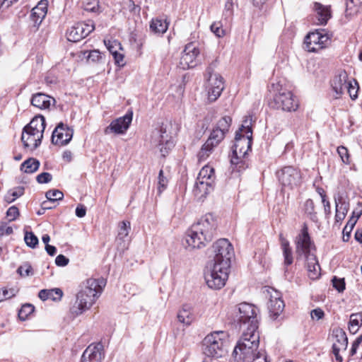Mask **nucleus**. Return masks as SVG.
I'll list each match as a JSON object with an SVG mask.
<instances>
[{
    "instance_id": "nucleus-41",
    "label": "nucleus",
    "mask_w": 362,
    "mask_h": 362,
    "mask_svg": "<svg viewBox=\"0 0 362 362\" xmlns=\"http://www.w3.org/2000/svg\"><path fill=\"white\" fill-rule=\"evenodd\" d=\"M104 43L111 54L122 50L121 43L117 40H105Z\"/></svg>"
},
{
    "instance_id": "nucleus-14",
    "label": "nucleus",
    "mask_w": 362,
    "mask_h": 362,
    "mask_svg": "<svg viewBox=\"0 0 362 362\" xmlns=\"http://www.w3.org/2000/svg\"><path fill=\"white\" fill-rule=\"evenodd\" d=\"M209 74L206 84V90L208 93V99L210 102H214L221 95L224 89L223 78L218 73L211 72V68L206 69Z\"/></svg>"
},
{
    "instance_id": "nucleus-26",
    "label": "nucleus",
    "mask_w": 362,
    "mask_h": 362,
    "mask_svg": "<svg viewBox=\"0 0 362 362\" xmlns=\"http://www.w3.org/2000/svg\"><path fill=\"white\" fill-rule=\"evenodd\" d=\"M54 102V98L42 93L34 94L31 98V104L40 110L48 109Z\"/></svg>"
},
{
    "instance_id": "nucleus-62",
    "label": "nucleus",
    "mask_w": 362,
    "mask_h": 362,
    "mask_svg": "<svg viewBox=\"0 0 362 362\" xmlns=\"http://www.w3.org/2000/svg\"><path fill=\"white\" fill-rule=\"evenodd\" d=\"M322 202L324 206L325 214L326 215H329L331 214V205L329 201L327 200V199H325L323 197V200H322Z\"/></svg>"
},
{
    "instance_id": "nucleus-34",
    "label": "nucleus",
    "mask_w": 362,
    "mask_h": 362,
    "mask_svg": "<svg viewBox=\"0 0 362 362\" xmlns=\"http://www.w3.org/2000/svg\"><path fill=\"white\" fill-rule=\"evenodd\" d=\"M168 25L165 21L156 18L151 21L150 29L156 34H163L168 30Z\"/></svg>"
},
{
    "instance_id": "nucleus-42",
    "label": "nucleus",
    "mask_w": 362,
    "mask_h": 362,
    "mask_svg": "<svg viewBox=\"0 0 362 362\" xmlns=\"http://www.w3.org/2000/svg\"><path fill=\"white\" fill-rule=\"evenodd\" d=\"M45 197L49 202H55L56 201L62 199L64 194L58 189H51L46 192Z\"/></svg>"
},
{
    "instance_id": "nucleus-31",
    "label": "nucleus",
    "mask_w": 362,
    "mask_h": 362,
    "mask_svg": "<svg viewBox=\"0 0 362 362\" xmlns=\"http://www.w3.org/2000/svg\"><path fill=\"white\" fill-rule=\"evenodd\" d=\"M62 295L63 292L60 288H54L49 290L43 289L39 292L38 297L42 300H46L48 299L57 300L61 299Z\"/></svg>"
},
{
    "instance_id": "nucleus-15",
    "label": "nucleus",
    "mask_w": 362,
    "mask_h": 362,
    "mask_svg": "<svg viewBox=\"0 0 362 362\" xmlns=\"http://www.w3.org/2000/svg\"><path fill=\"white\" fill-rule=\"evenodd\" d=\"M277 177L284 187L291 189L299 186L302 182L300 171L293 166H286L277 172Z\"/></svg>"
},
{
    "instance_id": "nucleus-59",
    "label": "nucleus",
    "mask_w": 362,
    "mask_h": 362,
    "mask_svg": "<svg viewBox=\"0 0 362 362\" xmlns=\"http://www.w3.org/2000/svg\"><path fill=\"white\" fill-rule=\"evenodd\" d=\"M86 208L83 204H78L76 209V215L78 218H83L86 216Z\"/></svg>"
},
{
    "instance_id": "nucleus-7",
    "label": "nucleus",
    "mask_w": 362,
    "mask_h": 362,
    "mask_svg": "<svg viewBox=\"0 0 362 362\" xmlns=\"http://www.w3.org/2000/svg\"><path fill=\"white\" fill-rule=\"evenodd\" d=\"M227 334L223 331H216L207 334L203 339L202 348L203 354L211 358H221L226 352Z\"/></svg>"
},
{
    "instance_id": "nucleus-55",
    "label": "nucleus",
    "mask_w": 362,
    "mask_h": 362,
    "mask_svg": "<svg viewBox=\"0 0 362 362\" xmlns=\"http://www.w3.org/2000/svg\"><path fill=\"white\" fill-rule=\"evenodd\" d=\"M324 316H325V313L320 308L313 309L310 312V317H311L312 320H321L324 317Z\"/></svg>"
},
{
    "instance_id": "nucleus-63",
    "label": "nucleus",
    "mask_w": 362,
    "mask_h": 362,
    "mask_svg": "<svg viewBox=\"0 0 362 362\" xmlns=\"http://www.w3.org/2000/svg\"><path fill=\"white\" fill-rule=\"evenodd\" d=\"M233 0H227L225 4V10L228 15L230 16L233 12Z\"/></svg>"
},
{
    "instance_id": "nucleus-38",
    "label": "nucleus",
    "mask_w": 362,
    "mask_h": 362,
    "mask_svg": "<svg viewBox=\"0 0 362 362\" xmlns=\"http://www.w3.org/2000/svg\"><path fill=\"white\" fill-rule=\"evenodd\" d=\"M335 210L341 211L347 214L349 209V203L346 201L345 198L340 194L334 197Z\"/></svg>"
},
{
    "instance_id": "nucleus-45",
    "label": "nucleus",
    "mask_w": 362,
    "mask_h": 362,
    "mask_svg": "<svg viewBox=\"0 0 362 362\" xmlns=\"http://www.w3.org/2000/svg\"><path fill=\"white\" fill-rule=\"evenodd\" d=\"M158 180V191L160 194L166 189L168 182V179L163 175V170L159 171Z\"/></svg>"
},
{
    "instance_id": "nucleus-1",
    "label": "nucleus",
    "mask_w": 362,
    "mask_h": 362,
    "mask_svg": "<svg viewBox=\"0 0 362 362\" xmlns=\"http://www.w3.org/2000/svg\"><path fill=\"white\" fill-rule=\"evenodd\" d=\"M259 334L257 329L243 328L240 339L232 356L237 362H269L266 353L259 349Z\"/></svg>"
},
{
    "instance_id": "nucleus-29",
    "label": "nucleus",
    "mask_w": 362,
    "mask_h": 362,
    "mask_svg": "<svg viewBox=\"0 0 362 362\" xmlns=\"http://www.w3.org/2000/svg\"><path fill=\"white\" fill-rule=\"evenodd\" d=\"M177 319L179 322L189 325L195 319L192 308L189 305H185L177 313Z\"/></svg>"
},
{
    "instance_id": "nucleus-36",
    "label": "nucleus",
    "mask_w": 362,
    "mask_h": 362,
    "mask_svg": "<svg viewBox=\"0 0 362 362\" xmlns=\"http://www.w3.org/2000/svg\"><path fill=\"white\" fill-rule=\"evenodd\" d=\"M24 194V187H17L9 189L4 197V201L8 203L13 202L16 199Z\"/></svg>"
},
{
    "instance_id": "nucleus-25",
    "label": "nucleus",
    "mask_w": 362,
    "mask_h": 362,
    "mask_svg": "<svg viewBox=\"0 0 362 362\" xmlns=\"http://www.w3.org/2000/svg\"><path fill=\"white\" fill-rule=\"evenodd\" d=\"M313 9L315 12L317 24L326 25L331 18L330 6L322 5L320 3L315 2Z\"/></svg>"
},
{
    "instance_id": "nucleus-56",
    "label": "nucleus",
    "mask_w": 362,
    "mask_h": 362,
    "mask_svg": "<svg viewBox=\"0 0 362 362\" xmlns=\"http://www.w3.org/2000/svg\"><path fill=\"white\" fill-rule=\"evenodd\" d=\"M113 58L115 59V64L119 66H123L125 64V62L124 61V54L119 51L117 52H114Z\"/></svg>"
},
{
    "instance_id": "nucleus-27",
    "label": "nucleus",
    "mask_w": 362,
    "mask_h": 362,
    "mask_svg": "<svg viewBox=\"0 0 362 362\" xmlns=\"http://www.w3.org/2000/svg\"><path fill=\"white\" fill-rule=\"evenodd\" d=\"M214 185L211 182L197 180L193 189V193L198 199H202L213 191Z\"/></svg>"
},
{
    "instance_id": "nucleus-33",
    "label": "nucleus",
    "mask_w": 362,
    "mask_h": 362,
    "mask_svg": "<svg viewBox=\"0 0 362 362\" xmlns=\"http://www.w3.org/2000/svg\"><path fill=\"white\" fill-rule=\"evenodd\" d=\"M40 162L34 158H30L25 160L21 165V170L25 173H33L38 170Z\"/></svg>"
},
{
    "instance_id": "nucleus-17",
    "label": "nucleus",
    "mask_w": 362,
    "mask_h": 362,
    "mask_svg": "<svg viewBox=\"0 0 362 362\" xmlns=\"http://www.w3.org/2000/svg\"><path fill=\"white\" fill-rule=\"evenodd\" d=\"M151 144L153 146L158 148L163 156L168 153V150L173 146V142L166 134V131L161 128L152 132Z\"/></svg>"
},
{
    "instance_id": "nucleus-47",
    "label": "nucleus",
    "mask_w": 362,
    "mask_h": 362,
    "mask_svg": "<svg viewBox=\"0 0 362 362\" xmlns=\"http://www.w3.org/2000/svg\"><path fill=\"white\" fill-rule=\"evenodd\" d=\"M337 153L344 163L349 164L350 163L349 151L346 147L343 146H339L337 148Z\"/></svg>"
},
{
    "instance_id": "nucleus-23",
    "label": "nucleus",
    "mask_w": 362,
    "mask_h": 362,
    "mask_svg": "<svg viewBox=\"0 0 362 362\" xmlns=\"http://www.w3.org/2000/svg\"><path fill=\"white\" fill-rule=\"evenodd\" d=\"M349 81L348 74L345 71H339V74L334 77L331 86L336 93V98H338L346 93V88H347Z\"/></svg>"
},
{
    "instance_id": "nucleus-30",
    "label": "nucleus",
    "mask_w": 362,
    "mask_h": 362,
    "mask_svg": "<svg viewBox=\"0 0 362 362\" xmlns=\"http://www.w3.org/2000/svg\"><path fill=\"white\" fill-rule=\"evenodd\" d=\"M339 334H337V337H340L341 339V342L340 343V345H338L336 343H334L332 345V352L335 356L336 360L338 362H342L343 358L339 355V351L341 349H346L348 344V339L346 337V335L344 332L343 331H337Z\"/></svg>"
},
{
    "instance_id": "nucleus-16",
    "label": "nucleus",
    "mask_w": 362,
    "mask_h": 362,
    "mask_svg": "<svg viewBox=\"0 0 362 362\" xmlns=\"http://www.w3.org/2000/svg\"><path fill=\"white\" fill-rule=\"evenodd\" d=\"M94 29L95 25L92 21L77 23L66 31L67 40L74 42H78L88 36Z\"/></svg>"
},
{
    "instance_id": "nucleus-4",
    "label": "nucleus",
    "mask_w": 362,
    "mask_h": 362,
    "mask_svg": "<svg viewBox=\"0 0 362 362\" xmlns=\"http://www.w3.org/2000/svg\"><path fill=\"white\" fill-rule=\"evenodd\" d=\"M251 116H247L241 127L235 134V144L233 147V156L230 162L238 168V170L245 167V158L251 151L252 143V130Z\"/></svg>"
},
{
    "instance_id": "nucleus-52",
    "label": "nucleus",
    "mask_w": 362,
    "mask_h": 362,
    "mask_svg": "<svg viewBox=\"0 0 362 362\" xmlns=\"http://www.w3.org/2000/svg\"><path fill=\"white\" fill-rule=\"evenodd\" d=\"M356 223V219L355 217H351L347 221L346 226L343 229L344 235L346 234L347 235V238H349L350 233L353 230L354 226Z\"/></svg>"
},
{
    "instance_id": "nucleus-44",
    "label": "nucleus",
    "mask_w": 362,
    "mask_h": 362,
    "mask_svg": "<svg viewBox=\"0 0 362 362\" xmlns=\"http://www.w3.org/2000/svg\"><path fill=\"white\" fill-rule=\"evenodd\" d=\"M24 240L26 245L32 248H34L38 244V239L33 232H25Z\"/></svg>"
},
{
    "instance_id": "nucleus-60",
    "label": "nucleus",
    "mask_w": 362,
    "mask_h": 362,
    "mask_svg": "<svg viewBox=\"0 0 362 362\" xmlns=\"http://www.w3.org/2000/svg\"><path fill=\"white\" fill-rule=\"evenodd\" d=\"M98 8V4L96 1H94L93 3L88 2L85 6V10L90 12H96Z\"/></svg>"
},
{
    "instance_id": "nucleus-53",
    "label": "nucleus",
    "mask_w": 362,
    "mask_h": 362,
    "mask_svg": "<svg viewBox=\"0 0 362 362\" xmlns=\"http://www.w3.org/2000/svg\"><path fill=\"white\" fill-rule=\"evenodd\" d=\"M211 30L214 33L217 37H221L224 35V31L221 28V24L220 22H215L210 26Z\"/></svg>"
},
{
    "instance_id": "nucleus-28",
    "label": "nucleus",
    "mask_w": 362,
    "mask_h": 362,
    "mask_svg": "<svg viewBox=\"0 0 362 362\" xmlns=\"http://www.w3.org/2000/svg\"><path fill=\"white\" fill-rule=\"evenodd\" d=\"M304 260L306 262L309 278L313 280L317 279L320 275V267L316 255H312L310 257Z\"/></svg>"
},
{
    "instance_id": "nucleus-19",
    "label": "nucleus",
    "mask_w": 362,
    "mask_h": 362,
    "mask_svg": "<svg viewBox=\"0 0 362 362\" xmlns=\"http://www.w3.org/2000/svg\"><path fill=\"white\" fill-rule=\"evenodd\" d=\"M74 131L72 129L60 122L52 132V142L59 146L66 145L71 140Z\"/></svg>"
},
{
    "instance_id": "nucleus-9",
    "label": "nucleus",
    "mask_w": 362,
    "mask_h": 362,
    "mask_svg": "<svg viewBox=\"0 0 362 362\" xmlns=\"http://www.w3.org/2000/svg\"><path fill=\"white\" fill-rule=\"evenodd\" d=\"M276 85V92L269 102V106L275 110H281L286 112H294L298 108L299 104L296 98L291 91L285 88Z\"/></svg>"
},
{
    "instance_id": "nucleus-32",
    "label": "nucleus",
    "mask_w": 362,
    "mask_h": 362,
    "mask_svg": "<svg viewBox=\"0 0 362 362\" xmlns=\"http://www.w3.org/2000/svg\"><path fill=\"white\" fill-rule=\"evenodd\" d=\"M197 180L204 181V182L206 181V182H211V183L214 184V180H215L214 169L209 165L204 166L200 170Z\"/></svg>"
},
{
    "instance_id": "nucleus-5",
    "label": "nucleus",
    "mask_w": 362,
    "mask_h": 362,
    "mask_svg": "<svg viewBox=\"0 0 362 362\" xmlns=\"http://www.w3.org/2000/svg\"><path fill=\"white\" fill-rule=\"evenodd\" d=\"M231 122L232 119L229 116H224L218 121L209 139L197 154L199 161L205 160L211 154L214 148L218 145L229 131Z\"/></svg>"
},
{
    "instance_id": "nucleus-37",
    "label": "nucleus",
    "mask_w": 362,
    "mask_h": 362,
    "mask_svg": "<svg viewBox=\"0 0 362 362\" xmlns=\"http://www.w3.org/2000/svg\"><path fill=\"white\" fill-rule=\"evenodd\" d=\"M281 247L283 250V254L284 257V264L286 265H290L293 263V255L292 250L290 247L289 242L282 238L281 240Z\"/></svg>"
},
{
    "instance_id": "nucleus-11",
    "label": "nucleus",
    "mask_w": 362,
    "mask_h": 362,
    "mask_svg": "<svg viewBox=\"0 0 362 362\" xmlns=\"http://www.w3.org/2000/svg\"><path fill=\"white\" fill-rule=\"evenodd\" d=\"M214 264L223 267H230V259L233 256V247L231 243L225 238L218 240L213 245Z\"/></svg>"
},
{
    "instance_id": "nucleus-61",
    "label": "nucleus",
    "mask_w": 362,
    "mask_h": 362,
    "mask_svg": "<svg viewBox=\"0 0 362 362\" xmlns=\"http://www.w3.org/2000/svg\"><path fill=\"white\" fill-rule=\"evenodd\" d=\"M18 0H0V9L5 10Z\"/></svg>"
},
{
    "instance_id": "nucleus-39",
    "label": "nucleus",
    "mask_w": 362,
    "mask_h": 362,
    "mask_svg": "<svg viewBox=\"0 0 362 362\" xmlns=\"http://www.w3.org/2000/svg\"><path fill=\"white\" fill-rule=\"evenodd\" d=\"M305 213L309 216V218L313 221H317L316 212L315 211V204L312 199H307L303 205Z\"/></svg>"
},
{
    "instance_id": "nucleus-49",
    "label": "nucleus",
    "mask_w": 362,
    "mask_h": 362,
    "mask_svg": "<svg viewBox=\"0 0 362 362\" xmlns=\"http://www.w3.org/2000/svg\"><path fill=\"white\" fill-rule=\"evenodd\" d=\"M88 52L87 59L93 62H99L102 59V53L98 49H93L90 52H86L84 54Z\"/></svg>"
},
{
    "instance_id": "nucleus-58",
    "label": "nucleus",
    "mask_w": 362,
    "mask_h": 362,
    "mask_svg": "<svg viewBox=\"0 0 362 362\" xmlns=\"http://www.w3.org/2000/svg\"><path fill=\"white\" fill-rule=\"evenodd\" d=\"M361 341H362V335H361L359 337H358L354 341V343L352 344V346H351V351H350V354L351 356H354L356 353L357 349H358L359 344H361Z\"/></svg>"
},
{
    "instance_id": "nucleus-64",
    "label": "nucleus",
    "mask_w": 362,
    "mask_h": 362,
    "mask_svg": "<svg viewBox=\"0 0 362 362\" xmlns=\"http://www.w3.org/2000/svg\"><path fill=\"white\" fill-rule=\"evenodd\" d=\"M361 215H362V207H361V204H358V207L356 208L354 210L351 217H355L356 219V221H357Z\"/></svg>"
},
{
    "instance_id": "nucleus-51",
    "label": "nucleus",
    "mask_w": 362,
    "mask_h": 362,
    "mask_svg": "<svg viewBox=\"0 0 362 362\" xmlns=\"http://www.w3.org/2000/svg\"><path fill=\"white\" fill-rule=\"evenodd\" d=\"M20 215L19 210L16 206L8 208L6 211V216L9 221H15Z\"/></svg>"
},
{
    "instance_id": "nucleus-50",
    "label": "nucleus",
    "mask_w": 362,
    "mask_h": 362,
    "mask_svg": "<svg viewBox=\"0 0 362 362\" xmlns=\"http://www.w3.org/2000/svg\"><path fill=\"white\" fill-rule=\"evenodd\" d=\"M333 287L339 292H342L345 289V281L344 279L337 278L334 276L332 280Z\"/></svg>"
},
{
    "instance_id": "nucleus-54",
    "label": "nucleus",
    "mask_w": 362,
    "mask_h": 362,
    "mask_svg": "<svg viewBox=\"0 0 362 362\" xmlns=\"http://www.w3.org/2000/svg\"><path fill=\"white\" fill-rule=\"evenodd\" d=\"M52 179V176L49 173H42L36 177V180L40 184H45L49 182Z\"/></svg>"
},
{
    "instance_id": "nucleus-22",
    "label": "nucleus",
    "mask_w": 362,
    "mask_h": 362,
    "mask_svg": "<svg viewBox=\"0 0 362 362\" xmlns=\"http://www.w3.org/2000/svg\"><path fill=\"white\" fill-rule=\"evenodd\" d=\"M273 291L274 293H271L270 295L268 309L270 317L273 320H275L283 312L285 305L280 293L275 290H273Z\"/></svg>"
},
{
    "instance_id": "nucleus-48",
    "label": "nucleus",
    "mask_w": 362,
    "mask_h": 362,
    "mask_svg": "<svg viewBox=\"0 0 362 362\" xmlns=\"http://www.w3.org/2000/svg\"><path fill=\"white\" fill-rule=\"evenodd\" d=\"M129 230H130V223L129 221H122L121 223V225L119 227L118 236L120 238H126L129 234Z\"/></svg>"
},
{
    "instance_id": "nucleus-20",
    "label": "nucleus",
    "mask_w": 362,
    "mask_h": 362,
    "mask_svg": "<svg viewBox=\"0 0 362 362\" xmlns=\"http://www.w3.org/2000/svg\"><path fill=\"white\" fill-rule=\"evenodd\" d=\"M132 121V112L127 113L123 117L112 121L110 125L105 128V134L115 133L116 134H123L129 129Z\"/></svg>"
},
{
    "instance_id": "nucleus-46",
    "label": "nucleus",
    "mask_w": 362,
    "mask_h": 362,
    "mask_svg": "<svg viewBox=\"0 0 362 362\" xmlns=\"http://www.w3.org/2000/svg\"><path fill=\"white\" fill-rule=\"evenodd\" d=\"M17 272L23 277L28 276L33 274V268L31 265L28 263H25L23 265L20 266Z\"/></svg>"
},
{
    "instance_id": "nucleus-43",
    "label": "nucleus",
    "mask_w": 362,
    "mask_h": 362,
    "mask_svg": "<svg viewBox=\"0 0 362 362\" xmlns=\"http://www.w3.org/2000/svg\"><path fill=\"white\" fill-rule=\"evenodd\" d=\"M358 83L354 79H353V81H349L347 86V88H346V92L349 94L351 99H356L358 96Z\"/></svg>"
},
{
    "instance_id": "nucleus-13",
    "label": "nucleus",
    "mask_w": 362,
    "mask_h": 362,
    "mask_svg": "<svg viewBox=\"0 0 362 362\" xmlns=\"http://www.w3.org/2000/svg\"><path fill=\"white\" fill-rule=\"evenodd\" d=\"M229 269L230 267L213 263V266L209 272L205 274V280L207 286L212 289H221L226 284L228 277Z\"/></svg>"
},
{
    "instance_id": "nucleus-40",
    "label": "nucleus",
    "mask_w": 362,
    "mask_h": 362,
    "mask_svg": "<svg viewBox=\"0 0 362 362\" xmlns=\"http://www.w3.org/2000/svg\"><path fill=\"white\" fill-rule=\"evenodd\" d=\"M35 308L31 304H25L22 305L18 311V317L21 320H25L28 316L33 313Z\"/></svg>"
},
{
    "instance_id": "nucleus-8",
    "label": "nucleus",
    "mask_w": 362,
    "mask_h": 362,
    "mask_svg": "<svg viewBox=\"0 0 362 362\" xmlns=\"http://www.w3.org/2000/svg\"><path fill=\"white\" fill-rule=\"evenodd\" d=\"M235 321L240 324V328L258 329V308L252 304L242 303L236 306Z\"/></svg>"
},
{
    "instance_id": "nucleus-6",
    "label": "nucleus",
    "mask_w": 362,
    "mask_h": 362,
    "mask_svg": "<svg viewBox=\"0 0 362 362\" xmlns=\"http://www.w3.org/2000/svg\"><path fill=\"white\" fill-rule=\"evenodd\" d=\"M45 126L44 117L36 116L23 128L21 141L25 148L34 150L41 144Z\"/></svg>"
},
{
    "instance_id": "nucleus-10",
    "label": "nucleus",
    "mask_w": 362,
    "mask_h": 362,
    "mask_svg": "<svg viewBox=\"0 0 362 362\" xmlns=\"http://www.w3.org/2000/svg\"><path fill=\"white\" fill-rule=\"evenodd\" d=\"M295 251L298 259H305L316 255V247L309 233L308 226L304 223L299 234L296 237Z\"/></svg>"
},
{
    "instance_id": "nucleus-12",
    "label": "nucleus",
    "mask_w": 362,
    "mask_h": 362,
    "mask_svg": "<svg viewBox=\"0 0 362 362\" xmlns=\"http://www.w3.org/2000/svg\"><path fill=\"white\" fill-rule=\"evenodd\" d=\"M331 37L332 34L325 29L310 32L304 40L305 49L310 52H317L326 47L330 43Z\"/></svg>"
},
{
    "instance_id": "nucleus-35",
    "label": "nucleus",
    "mask_w": 362,
    "mask_h": 362,
    "mask_svg": "<svg viewBox=\"0 0 362 362\" xmlns=\"http://www.w3.org/2000/svg\"><path fill=\"white\" fill-rule=\"evenodd\" d=\"M362 325V313L351 314L349 324V329L353 334H355L360 326Z\"/></svg>"
},
{
    "instance_id": "nucleus-2",
    "label": "nucleus",
    "mask_w": 362,
    "mask_h": 362,
    "mask_svg": "<svg viewBox=\"0 0 362 362\" xmlns=\"http://www.w3.org/2000/svg\"><path fill=\"white\" fill-rule=\"evenodd\" d=\"M105 286L106 280L103 278H91L83 281L71 308V313L78 316L89 310L100 296Z\"/></svg>"
},
{
    "instance_id": "nucleus-3",
    "label": "nucleus",
    "mask_w": 362,
    "mask_h": 362,
    "mask_svg": "<svg viewBox=\"0 0 362 362\" xmlns=\"http://www.w3.org/2000/svg\"><path fill=\"white\" fill-rule=\"evenodd\" d=\"M217 221L214 216L207 214L194 223L187 231L186 242L193 249H200L210 243L216 233Z\"/></svg>"
},
{
    "instance_id": "nucleus-57",
    "label": "nucleus",
    "mask_w": 362,
    "mask_h": 362,
    "mask_svg": "<svg viewBox=\"0 0 362 362\" xmlns=\"http://www.w3.org/2000/svg\"><path fill=\"white\" fill-rule=\"evenodd\" d=\"M69 259L63 255H59L55 259V263L59 267H65L69 264Z\"/></svg>"
},
{
    "instance_id": "nucleus-18",
    "label": "nucleus",
    "mask_w": 362,
    "mask_h": 362,
    "mask_svg": "<svg viewBox=\"0 0 362 362\" xmlns=\"http://www.w3.org/2000/svg\"><path fill=\"white\" fill-rule=\"evenodd\" d=\"M199 49L194 42L187 44L180 57V66L183 69L193 68L197 65V57Z\"/></svg>"
},
{
    "instance_id": "nucleus-21",
    "label": "nucleus",
    "mask_w": 362,
    "mask_h": 362,
    "mask_svg": "<svg viewBox=\"0 0 362 362\" xmlns=\"http://www.w3.org/2000/svg\"><path fill=\"white\" fill-rule=\"evenodd\" d=\"M103 358V345L90 344L83 351L81 362H102Z\"/></svg>"
},
{
    "instance_id": "nucleus-24",
    "label": "nucleus",
    "mask_w": 362,
    "mask_h": 362,
    "mask_svg": "<svg viewBox=\"0 0 362 362\" xmlns=\"http://www.w3.org/2000/svg\"><path fill=\"white\" fill-rule=\"evenodd\" d=\"M48 2L47 0H41L31 11L30 19L34 26L38 27L46 16Z\"/></svg>"
}]
</instances>
